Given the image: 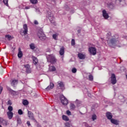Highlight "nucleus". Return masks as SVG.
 I'll return each instance as SVG.
<instances>
[{"mask_svg": "<svg viewBox=\"0 0 127 127\" xmlns=\"http://www.w3.org/2000/svg\"><path fill=\"white\" fill-rule=\"evenodd\" d=\"M107 39V42L108 43H111V44H116L119 42V36L116 35L113 37L111 36L108 37Z\"/></svg>", "mask_w": 127, "mask_h": 127, "instance_id": "1", "label": "nucleus"}, {"mask_svg": "<svg viewBox=\"0 0 127 127\" xmlns=\"http://www.w3.org/2000/svg\"><path fill=\"white\" fill-rule=\"evenodd\" d=\"M37 36L39 37V39L40 40H42V41H44L45 39H46V36H45V34H44V33L41 31H39L37 33Z\"/></svg>", "mask_w": 127, "mask_h": 127, "instance_id": "2", "label": "nucleus"}, {"mask_svg": "<svg viewBox=\"0 0 127 127\" xmlns=\"http://www.w3.org/2000/svg\"><path fill=\"white\" fill-rule=\"evenodd\" d=\"M48 62L50 63H55L56 62V59L55 58V56L53 55H50L47 57Z\"/></svg>", "mask_w": 127, "mask_h": 127, "instance_id": "3", "label": "nucleus"}, {"mask_svg": "<svg viewBox=\"0 0 127 127\" xmlns=\"http://www.w3.org/2000/svg\"><path fill=\"white\" fill-rule=\"evenodd\" d=\"M60 98L61 103L64 106H67L68 105V100L64 95H61Z\"/></svg>", "mask_w": 127, "mask_h": 127, "instance_id": "4", "label": "nucleus"}, {"mask_svg": "<svg viewBox=\"0 0 127 127\" xmlns=\"http://www.w3.org/2000/svg\"><path fill=\"white\" fill-rule=\"evenodd\" d=\"M28 32V27H27V24H25L23 25V30L20 31V34H23L24 35H26Z\"/></svg>", "mask_w": 127, "mask_h": 127, "instance_id": "5", "label": "nucleus"}, {"mask_svg": "<svg viewBox=\"0 0 127 127\" xmlns=\"http://www.w3.org/2000/svg\"><path fill=\"white\" fill-rule=\"evenodd\" d=\"M48 16L51 23H52V24H55V20H54V16H53V14H52V13L51 12H49Z\"/></svg>", "mask_w": 127, "mask_h": 127, "instance_id": "6", "label": "nucleus"}, {"mask_svg": "<svg viewBox=\"0 0 127 127\" xmlns=\"http://www.w3.org/2000/svg\"><path fill=\"white\" fill-rule=\"evenodd\" d=\"M111 83L113 85H115V84H117V78L116 77V75L114 73H112L111 77Z\"/></svg>", "mask_w": 127, "mask_h": 127, "instance_id": "7", "label": "nucleus"}, {"mask_svg": "<svg viewBox=\"0 0 127 127\" xmlns=\"http://www.w3.org/2000/svg\"><path fill=\"white\" fill-rule=\"evenodd\" d=\"M90 53L92 55H96L97 54V50L94 47H90L88 49Z\"/></svg>", "mask_w": 127, "mask_h": 127, "instance_id": "8", "label": "nucleus"}, {"mask_svg": "<svg viewBox=\"0 0 127 127\" xmlns=\"http://www.w3.org/2000/svg\"><path fill=\"white\" fill-rule=\"evenodd\" d=\"M24 68H26V73H31V68H30V65L29 64H25L24 65Z\"/></svg>", "mask_w": 127, "mask_h": 127, "instance_id": "9", "label": "nucleus"}, {"mask_svg": "<svg viewBox=\"0 0 127 127\" xmlns=\"http://www.w3.org/2000/svg\"><path fill=\"white\" fill-rule=\"evenodd\" d=\"M0 124H2L3 126L6 127L7 126V121L3 119V118L0 117Z\"/></svg>", "mask_w": 127, "mask_h": 127, "instance_id": "10", "label": "nucleus"}, {"mask_svg": "<svg viewBox=\"0 0 127 127\" xmlns=\"http://www.w3.org/2000/svg\"><path fill=\"white\" fill-rule=\"evenodd\" d=\"M31 58L33 60V63H34V65H36V64H37V63H38V59H37V58H36L35 56H32Z\"/></svg>", "mask_w": 127, "mask_h": 127, "instance_id": "11", "label": "nucleus"}, {"mask_svg": "<svg viewBox=\"0 0 127 127\" xmlns=\"http://www.w3.org/2000/svg\"><path fill=\"white\" fill-rule=\"evenodd\" d=\"M106 117L108 120H111L113 119V115L111 112H107Z\"/></svg>", "mask_w": 127, "mask_h": 127, "instance_id": "12", "label": "nucleus"}, {"mask_svg": "<svg viewBox=\"0 0 127 127\" xmlns=\"http://www.w3.org/2000/svg\"><path fill=\"white\" fill-rule=\"evenodd\" d=\"M28 116L31 120L34 121V117H33V114L30 111L28 112Z\"/></svg>", "mask_w": 127, "mask_h": 127, "instance_id": "13", "label": "nucleus"}, {"mask_svg": "<svg viewBox=\"0 0 127 127\" xmlns=\"http://www.w3.org/2000/svg\"><path fill=\"white\" fill-rule=\"evenodd\" d=\"M103 15L104 17V18H105V19H107L109 18V14L107 13V11H106L105 10H103Z\"/></svg>", "mask_w": 127, "mask_h": 127, "instance_id": "14", "label": "nucleus"}, {"mask_svg": "<svg viewBox=\"0 0 127 127\" xmlns=\"http://www.w3.org/2000/svg\"><path fill=\"white\" fill-rule=\"evenodd\" d=\"M57 87H60V88L62 89L64 88V83H63V82L59 81L58 82Z\"/></svg>", "mask_w": 127, "mask_h": 127, "instance_id": "15", "label": "nucleus"}, {"mask_svg": "<svg viewBox=\"0 0 127 127\" xmlns=\"http://www.w3.org/2000/svg\"><path fill=\"white\" fill-rule=\"evenodd\" d=\"M7 115L9 120H11L13 117V113L12 112H7Z\"/></svg>", "mask_w": 127, "mask_h": 127, "instance_id": "16", "label": "nucleus"}, {"mask_svg": "<svg viewBox=\"0 0 127 127\" xmlns=\"http://www.w3.org/2000/svg\"><path fill=\"white\" fill-rule=\"evenodd\" d=\"M111 122L112 124H113L114 125H116V126H118L119 125V121L112 119L111 120Z\"/></svg>", "mask_w": 127, "mask_h": 127, "instance_id": "17", "label": "nucleus"}, {"mask_svg": "<svg viewBox=\"0 0 127 127\" xmlns=\"http://www.w3.org/2000/svg\"><path fill=\"white\" fill-rule=\"evenodd\" d=\"M78 57L79 59H85V58H86V56L82 53H79L78 54Z\"/></svg>", "mask_w": 127, "mask_h": 127, "instance_id": "18", "label": "nucleus"}, {"mask_svg": "<svg viewBox=\"0 0 127 127\" xmlns=\"http://www.w3.org/2000/svg\"><path fill=\"white\" fill-rule=\"evenodd\" d=\"M23 56V54L22 53V52L20 48H19L18 49V57L19 58H21L22 56Z\"/></svg>", "mask_w": 127, "mask_h": 127, "instance_id": "19", "label": "nucleus"}, {"mask_svg": "<svg viewBox=\"0 0 127 127\" xmlns=\"http://www.w3.org/2000/svg\"><path fill=\"white\" fill-rule=\"evenodd\" d=\"M53 88H54V84L51 83L50 85L48 86L46 89L48 91H49L50 90H51Z\"/></svg>", "mask_w": 127, "mask_h": 127, "instance_id": "20", "label": "nucleus"}, {"mask_svg": "<svg viewBox=\"0 0 127 127\" xmlns=\"http://www.w3.org/2000/svg\"><path fill=\"white\" fill-rule=\"evenodd\" d=\"M64 47H62L61 49H60V55H61L62 56V55H64Z\"/></svg>", "mask_w": 127, "mask_h": 127, "instance_id": "21", "label": "nucleus"}, {"mask_svg": "<svg viewBox=\"0 0 127 127\" xmlns=\"http://www.w3.org/2000/svg\"><path fill=\"white\" fill-rule=\"evenodd\" d=\"M49 71L51 72H55V71H56V68L54 66H51L49 67Z\"/></svg>", "mask_w": 127, "mask_h": 127, "instance_id": "22", "label": "nucleus"}, {"mask_svg": "<svg viewBox=\"0 0 127 127\" xmlns=\"http://www.w3.org/2000/svg\"><path fill=\"white\" fill-rule=\"evenodd\" d=\"M16 119H17V124L21 125L22 122H21V119H20V117H19V116H17Z\"/></svg>", "mask_w": 127, "mask_h": 127, "instance_id": "23", "label": "nucleus"}, {"mask_svg": "<svg viewBox=\"0 0 127 127\" xmlns=\"http://www.w3.org/2000/svg\"><path fill=\"white\" fill-rule=\"evenodd\" d=\"M16 84H17V80H13L11 81V86H13V87H14V85H16Z\"/></svg>", "mask_w": 127, "mask_h": 127, "instance_id": "24", "label": "nucleus"}, {"mask_svg": "<svg viewBox=\"0 0 127 127\" xmlns=\"http://www.w3.org/2000/svg\"><path fill=\"white\" fill-rule=\"evenodd\" d=\"M59 35V34H58V33H56L55 34L53 35V38L55 40H58V36Z\"/></svg>", "mask_w": 127, "mask_h": 127, "instance_id": "25", "label": "nucleus"}, {"mask_svg": "<svg viewBox=\"0 0 127 127\" xmlns=\"http://www.w3.org/2000/svg\"><path fill=\"white\" fill-rule=\"evenodd\" d=\"M75 104H76L77 107H80V105H81V104H82V102L78 100H76L75 101Z\"/></svg>", "mask_w": 127, "mask_h": 127, "instance_id": "26", "label": "nucleus"}, {"mask_svg": "<svg viewBox=\"0 0 127 127\" xmlns=\"http://www.w3.org/2000/svg\"><path fill=\"white\" fill-rule=\"evenodd\" d=\"M63 120H64V121H66V122H68V121H69V118H68V117L66 115H63Z\"/></svg>", "mask_w": 127, "mask_h": 127, "instance_id": "27", "label": "nucleus"}, {"mask_svg": "<svg viewBox=\"0 0 127 127\" xmlns=\"http://www.w3.org/2000/svg\"><path fill=\"white\" fill-rule=\"evenodd\" d=\"M76 108V106L73 103H71L70 105V110H75V108Z\"/></svg>", "mask_w": 127, "mask_h": 127, "instance_id": "28", "label": "nucleus"}, {"mask_svg": "<svg viewBox=\"0 0 127 127\" xmlns=\"http://www.w3.org/2000/svg\"><path fill=\"white\" fill-rule=\"evenodd\" d=\"M8 110L9 111L8 112H12V111H13V108H12V106H9L8 107Z\"/></svg>", "mask_w": 127, "mask_h": 127, "instance_id": "29", "label": "nucleus"}, {"mask_svg": "<svg viewBox=\"0 0 127 127\" xmlns=\"http://www.w3.org/2000/svg\"><path fill=\"white\" fill-rule=\"evenodd\" d=\"M6 38L8 40H11L12 38H13L11 36L7 35L5 36Z\"/></svg>", "mask_w": 127, "mask_h": 127, "instance_id": "30", "label": "nucleus"}, {"mask_svg": "<svg viewBox=\"0 0 127 127\" xmlns=\"http://www.w3.org/2000/svg\"><path fill=\"white\" fill-rule=\"evenodd\" d=\"M3 2L5 5L8 6V0H3Z\"/></svg>", "mask_w": 127, "mask_h": 127, "instance_id": "31", "label": "nucleus"}, {"mask_svg": "<svg viewBox=\"0 0 127 127\" xmlns=\"http://www.w3.org/2000/svg\"><path fill=\"white\" fill-rule=\"evenodd\" d=\"M30 2L33 4H36L38 2V1L37 0H30Z\"/></svg>", "mask_w": 127, "mask_h": 127, "instance_id": "32", "label": "nucleus"}, {"mask_svg": "<svg viewBox=\"0 0 127 127\" xmlns=\"http://www.w3.org/2000/svg\"><path fill=\"white\" fill-rule=\"evenodd\" d=\"M30 48L33 50V49H35V45L34 44H31L30 45Z\"/></svg>", "mask_w": 127, "mask_h": 127, "instance_id": "33", "label": "nucleus"}, {"mask_svg": "<svg viewBox=\"0 0 127 127\" xmlns=\"http://www.w3.org/2000/svg\"><path fill=\"white\" fill-rule=\"evenodd\" d=\"M23 104L24 105V106H27V105H28V101L26 100H24L23 101Z\"/></svg>", "mask_w": 127, "mask_h": 127, "instance_id": "34", "label": "nucleus"}, {"mask_svg": "<svg viewBox=\"0 0 127 127\" xmlns=\"http://www.w3.org/2000/svg\"><path fill=\"white\" fill-rule=\"evenodd\" d=\"M92 121H95V120H97V115L95 114L92 115Z\"/></svg>", "mask_w": 127, "mask_h": 127, "instance_id": "35", "label": "nucleus"}, {"mask_svg": "<svg viewBox=\"0 0 127 127\" xmlns=\"http://www.w3.org/2000/svg\"><path fill=\"white\" fill-rule=\"evenodd\" d=\"M18 114L19 115H23V112H22V110L21 109H19L18 111Z\"/></svg>", "mask_w": 127, "mask_h": 127, "instance_id": "36", "label": "nucleus"}, {"mask_svg": "<svg viewBox=\"0 0 127 127\" xmlns=\"http://www.w3.org/2000/svg\"><path fill=\"white\" fill-rule=\"evenodd\" d=\"M89 80H90V81H93V75H89Z\"/></svg>", "mask_w": 127, "mask_h": 127, "instance_id": "37", "label": "nucleus"}, {"mask_svg": "<svg viewBox=\"0 0 127 127\" xmlns=\"http://www.w3.org/2000/svg\"><path fill=\"white\" fill-rule=\"evenodd\" d=\"M71 45H72V46H74V45H75V40L72 39V40H71Z\"/></svg>", "mask_w": 127, "mask_h": 127, "instance_id": "38", "label": "nucleus"}, {"mask_svg": "<svg viewBox=\"0 0 127 127\" xmlns=\"http://www.w3.org/2000/svg\"><path fill=\"white\" fill-rule=\"evenodd\" d=\"M66 115H67V116H71V112H70V111L67 110L66 111Z\"/></svg>", "mask_w": 127, "mask_h": 127, "instance_id": "39", "label": "nucleus"}, {"mask_svg": "<svg viewBox=\"0 0 127 127\" xmlns=\"http://www.w3.org/2000/svg\"><path fill=\"white\" fill-rule=\"evenodd\" d=\"M34 24H35L36 25H38V24H39V23H38V20H35L34 21Z\"/></svg>", "mask_w": 127, "mask_h": 127, "instance_id": "40", "label": "nucleus"}, {"mask_svg": "<svg viewBox=\"0 0 127 127\" xmlns=\"http://www.w3.org/2000/svg\"><path fill=\"white\" fill-rule=\"evenodd\" d=\"M72 73H76V72H77V69H76L75 68H72Z\"/></svg>", "mask_w": 127, "mask_h": 127, "instance_id": "41", "label": "nucleus"}, {"mask_svg": "<svg viewBox=\"0 0 127 127\" xmlns=\"http://www.w3.org/2000/svg\"><path fill=\"white\" fill-rule=\"evenodd\" d=\"M7 105H9L10 106L12 105V103L11 102V100H8L7 101Z\"/></svg>", "mask_w": 127, "mask_h": 127, "instance_id": "42", "label": "nucleus"}, {"mask_svg": "<svg viewBox=\"0 0 127 127\" xmlns=\"http://www.w3.org/2000/svg\"><path fill=\"white\" fill-rule=\"evenodd\" d=\"M116 0L115 2L116 4L120 3V2L122 1V0Z\"/></svg>", "mask_w": 127, "mask_h": 127, "instance_id": "43", "label": "nucleus"}, {"mask_svg": "<svg viewBox=\"0 0 127 127\" xmlns=\"http://www.w3.org/2000/svg\"><path fill=\"white\" fill-rule=\"evenodd\" d=\"M65 127H70V123H66L65 124Z\"/></svg>", "mask_w": 127, "mask_h": 127, "instance_id": "44", "label": "nucleus"}, {"mask_svg": "<svg viewBox=\"0 0 127 127\" xmlns=\"http://www.w3.org/2000/svg\"><path fill=\"white\" fill-rule=\"evenodd\" d=\"M10 91L11 92V93L12 94H13V95H15V91H13V90H11V89H10Z\"/></svg>", "mask_w": 127, "mask_h": 127, "instance_id": "45", "label": "nucleus"}, {"mask_svg": "<svg viewBox=\"0 0 127 127\" xmlns=\"http://www.w3.org/2000/svg\"><path fill=\"white\" fill-rule=\"evenodd\" d=\"M2 91V87H0V94H1Z\"/></svg>", "mask_w": 127, "mask_h": 127, "instance_id": "46", "label": "nucleus"}, {"mask_svg": "<svg viewBox=\"0 0 127 127\" xmlns=\"http://www.w3.org/2000/svg\"><path fill=\"white\" fill-rule=\"evenodd\" d=\"M27 125H28V126L29 127V126H30V122H27Z\"/></svg>", "mask_w": 127, "mask_h": 127, "instance_id": "47", "label": "nucleus"}, {"mask_svg": "<svg viewBox=\"0 0 127 127\" xmlns=\"http://www.w3.org/2000/svg\"><path fill=\"white\" fill-rule=\"evenodd\" d=\"M25 8H26V9H29V7H28V6H26V7H25Z\"/></svg>", "mask_w": 127, "mask_h": 127, "instance_id": "48", "label": "nucleus"}, {"mask_svg": "<svg viewBox=\"0 0 127 127\" xmlns=\"http://www.w3.org/2000/svg\"><path fill=\"white\" fill-rule=\"evenodd\" d=\"M126 78H127V75H126Z\"/></svg>", "mask_w": 127, "mask_h": 127, "instance_id": "49", "label": "nucleus"}, {"mask_svg": "<svg viewBox=\"0 0 127 127\" xmlns=\"http://www.w3.org/2000/svg\"><path fill=\"white\" fill-rule=\"evenodd\" d=\"M85 126H87V124H85Z\"/></svg>", "mask_w": 127, "mask_h": 127, "instance_id": "50", "label": "nucleus"}, {"mask_svg": "<svg viewBox=\"0 0 127 127\" xmlns=\"http://www.w3.org/2000/svg\"><path fill=\"white\" fill-rule=\"evenodd\" d=\"M109 34H111V33H109Z\"/></svg>", "mask_w": 127, "mask_h": 127, "instance_id": "51", "label": "nucleus"}]
</instances>
